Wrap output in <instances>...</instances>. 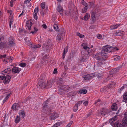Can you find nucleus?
Listing matches in <instances>:
<instances>
[{"mask_svg": "<svg viewBox=\"0 0 127 127\" xmlns=\"http://www.w3.org/2000/svg\"><path fill=\"white\" fill-rule=\"evenodd\" d=\"M55 82L54 79H53L49 81L46 80L44 75H41L38 79L37 88L41 89H48L51 87L52 85Z\"/></svg>", "mask_w": 127, "mask_h": 127, "instance_id": "nucleus-1", "label": "nucleus"}, {"mask_svg": "<svg viewBox=\"0 0 127 127\" xmlns=\"http://www.w3.org/2000/svg\"><path fill=\"white\" fill-rule=\"evenodd\" d=\"M49 100H47L46 101H44L42 104V106L44 109L46 110L47 112H49V115H50V119L51 120H54L57 118L59 117V115L57 113L51 111V109L55 108V106L53 105L52 107H50L49 105L48 104V101Z\"/></svg>", "mask_w": 127, "mask_h": 127, "instance_id": "nucleus-2", "label": "nucleus"}, {"mask_svg": "<svg viewBox=\"0 0 127 127\" xmlns=\"http://www.w3.org/2000/svg\"><path fill=\"white\" fill-rule=\"evenodd\" d=\"M112 47L108 45L103 47L101 52V56L105 58L107 57V53L110 52L112 50Z\"/></svg>", "mask_w": 127, "mask_h": 127, "instance_id": "nucleus-3", "label": "nucleus"}, {"mask_svg": "<svg viewBox=\"0 0 127 127\" xmlns=\"http://www.w3.org/2000/svg\"><path fill=\"white\" fill-rule=\"evenodd\" d=\"M117 117L116 116H115L111 119H110L109 123L111 125H113L115 127H124L125 126L121 123H120L119 122L117 121L116 122H115L117 120Z\"/></svg>", "mask_w": 127, "mask_h": 127, "instance_id": "nucleus-4", "label": "nucleus"}, {"mask_svg": "<svg viewBox=\"0 0 127 127\" xmlns=\"http://www.w3.org/2000/svg\"><path fill=\"white\" fill-rule=\"evenodd\" d=\"M27 37H26L25 38V42L28 44L27 45L30 46V48L34 50L36 48L40 47H41L40 45L38 44L37 45H35L32 44L30 43V41L29 40H27Z\"/></svg>", "mask_w": 127, "mask_h": 127, "instance_id": "nucleus-5", "label": "nucleus"}, {"mask_svg": "<svg viewBox=\"0 0 127 127\" xmlns=\"http://www.w3.org/2000/svg\"><path fill=\"white\" fill-rule=\"evenodd\" d=\"M12 71L11 69L9 68H7L4 70L2 71V74L3 76H0V79L4 80V79H5V76L6 75V74H9Z\"/></svg>", "mask_w": 127, "mask_h": 127, "instance_id": "nucleus-6", "label": "nucleus"}, {"mask_svg": "<svg viewBox=\"0 0 127 127\" xmlns=\"http://www.w3.org/2000/svg\"><path fill=\"white\" fill-rule=\"evenodd\" d=\"M102 57L101 58L97 60L96 65L98 67H101V65L105 63V61L106 60V59L104 58V57Z\"/></svg>", "mask_w": 127, "mask_h": 127, "instance_id": "nucleus-7", "label": "nucleus"}, {"mask_svg": "<svg viewBox=\"0 0 127 127\" xmlns=\"http://www.w3.org/2000/svg\"><path fill=\"white\" fill-rule=\"evenodd\" d=\"M6 74L5 76V79L3 80V82L5 84H7L9 83L11 78H13L15 77L14 76H9Z\"/></svg>", "mask_w": 127, "mask_h": 127, "instance_id": "nucleus-8", "label": "nucleus"}, {"mask_svg": "<svg viewBox=\"0 0 127 127\" xmlns=\"http://www.w3.org/2000/svg\"><path fill=\"white\" fill-rule=\"evenodd\" d=\"M52 45V44L51 43V40L49 39L47 41V44L43 45L42 46L43 47H45L44 49H45L48 50L51 48Z\"/></svg>", "mask_w": 127, "mask_h": 127, "instance_id": "nucleus-9", "label": "nucleus"}, {"mask_svg": "<svg viewBox=\"0 0 127 127\" xmlns=\"http://www.w3.org/2000/svg\"><path fill=\"white\" fill-rule=\"evenodd\" d=\"M94 73L85 75L83 76V77L85 80H90L94 76Z\"/></svg>", "mask_w": 127, "mask_h": 127, "instance_id": "nucleus-10", "label": "nucleus"}, {"mask_svg": "<svg viewBox=\"0 0 127 127\" xmlns=\"http://www.w3.org/2000/svg\"><path fill=\"white\" fill-rule=\"evenodd\" d=\"M42 58L43 60L42 63V64L44 65L47 64L49 61L47 55L46 54H45L44 56H43Z\"/></svg>", "mask_w": 127, "mask_h": 127, "instance_id": "nucleus-11", "label": "nucleus"}, {"mask_svg": "<svg viewBox=\"0 0 127 127\" xmlns=\"http://www.w3.org/2000/svg\"><path fill=\"white\" fill-rule=\"evenodd\" d=\"M89 57L88 54H85L84 55H82L81 57L79 58V60L81 62H84L87 60Z\"/></svg>", "mask_w": 127, "mask_h": 127, "instance_id": "nucleus-12", "label": "nucleus"}, {"mask_svg": "<svg viewBox=\"0 0 127 127\" xmlns=\"http://www.w3.org/2000/svg\"><path fill=\"white\" fill-rule=\"evenodd\" d=\"M96 14V11H92L91 13L92 23H94L96 21V17H95V16Z\"/></svg>", "mask_w": 127, "mask_h": 127, "instance_id": "nucleus-13", "label": "nucleus"}, {"mask_svg": "<svg viewBox=\"0 0 127 127\" xmlns=\"http://www.w3.org/2000/svg\"><path fill=\"white\" fill-rule=\"evenodd\" d=\"M20 108V105L17 103L14 104L11 107V109L14 110L15 111H17Z\"/></svg>", "mask_w": 127, "mask_h": 127, "instance_id": "nucleus-14", "label": "nucleus"}, {"mask_svg": "<svg viewBox=\"0 0 127 127\" xmlns=\"http://www.w3.org/2000/svg\"><path fill=\"white\" fill-rule=\"evenodd\" d=\"M21 70V69L17 67H14L12 69V72L13 74H18Z\"/></svg>", "mask_w": 127, "mask_h": 127, "instance_id": "nucleus-15", "label": "nucleus"}, {"mask_svg": "<svg viewBox=\"0 0 127 127\" xmlns=\"http://www.w3.org/2000/svg\"><path fill=\"white\" fill-rule=\"evenodd\" d=\"M64 37L61 34H58L57 36L56 40L57 42L59 43L63 40Z\"/></svg>", "mask_w": 127, "mask_h": 127, "instance_id": "nucleus-16", "label": "nucleus"}, {"mask_svg": "<svg viewBox=\"0 0 127 127\" xmlns=\"http://www.w3.org/2000/svg\"><path fill=\"white\" fill-rule=\"evenodd\" d=\"M108 110L104 108H103L101 111L99 112V114L101 115H105L106 114L108 113Z\"/></svg>", "mask_w": 127, "mask_h": 127, "instance_id": "nucleus-17", "label": "nucleus"}, {"mask_svg": "<svg viewBox=\"0 0 127 127\" xmlns=\"http://www.w3.org/2000/svg\"><path fill=\"white\" fill-rule=\"evenodd\" d=\"M56 9L57 11L59 12L61 15H63L64 10L62 7L61 5H59L57 7Z\"/></svg>", "mask_w": 127, "mask_h": 127, "instance_id": "nucleus-18", "label": "nucleus"}, {"mask_svg": "<svg viewBox=\"0 0 127 127\" xmlns=\"http://www.w3.org/2000/svg\"><path fill=\"white\" fill-rule=\"evenodd\" d=\"M124 33L125 32L124 31H121L118 30L116 31L114 35L115 36H123L124 34Z\"/></svg>", "mask_w": 127, "mask_h": 127, "instance_id": "nucleus-19", "label": "nucleus"}, {"mask_svg": "<svg viewBox=\"0 0 127 127\" xmlns=\"http://www.w3.org/2000/svg\"><path fill=\"white\" fill-rule=\"evenodd\" d=\"M8 42L10 45L12 46L15 44L14 38L11 36L8 39Z\"/></svg>", "mask_w": 127, "mask_h": 127, "instance_id": "nucleus-20", "label": "nucleus"}, {"mask_svg": "<svg viewBox=\"0 0 127 127\" xmlns=\"http://www.w3.org/2000/svg\"><path fill=\"white\" fill-rule=\"evenodd\" d=\"M7 44L5 43L1 42L0 43V49H3L4 48H7Z\"/></svg>", "mask_w": 127, "mask_h": 127, "instance_id": "nucleus-21", "label": "nucleus"}, {"mask_svg": "<svg viewBox=\"0 0 127 127\" xmlns=\"http://www.w3.org/2000/svg\"><path fill=\"white\" fill-rule=\"evenodd\" d=\"M116 83L115 82H112L111 83L109 84L108 86V89H111L114 88L116 85Z\"/></svg>", "mask_w": 127, "mask_h": 127, "instance_id": "nucleus-22", "label": "nucleus"}, {"mask_svg": "<svg viewBox=\"0 0 127 127\" xmlns=\"http://www.w3.org/2000/svg\"><path fill=\"white\" fill-rule=\"evenodd\" d=\"M48 10V7H46L45 9H41L40 13L42 16H44V15L46 14Z\"/></svg>", "mask_w": 127, "mask_h": 127, "instance_id": "nucleus-23", "label": "nucleus"}, {"mask_svg": "<svg viewBox=\"0 0 127 127\" xmlns=\"http://www.w3.org/2000/svg\"><path fill=\"white\" fill-rule=\"evenodd\" d=\"M68 46H67L66 47H65L64 49L62 54V58L63 59H64L65 56V54L67 53L68 51Z\"/></svg>", "mask_w": 127, "mask_h": 127, "instance_id": "nucleus-24", "label": "nucleus"}, {"mask_svg": "<svg viewBox=\"0 0 127 127\" xmlns=\"http://www.w3.org/2000/svg\"><path fill=\"white\" fill-rule=\"evenodd\" d=\"M32 25V23L31 21H27L26 22V26L29 30H31V28Z\"/></svg>", "mask_w": 127, "mask_h": 127, "instance_id": "nucleus-25", "label": "nucleus"}, {"mask_svg": "<svg viewBox=\"0 0 127 127\" xmlns=\"http://www.w3.org/2000/svg\"><path fill=\"white\" fill-rule=\"evenodd\" d=\"M111 109L112 110L116 111L117 109V105L116 103H114L111 106Z\"/></svg>", "mask_w": 127, "mask_h": 127, "instance_id": "nucleus-26", "label": "nucleus"}, {"mask_svg": "<svg viewBox=\"0 0 127 127\" xmlns=\"http://www.w3.org/2000/svg\"><path fill=\"white\" fill-rule=\"evenodd\" d=\"M90 17V14L88 13H86L85 15L84 16L83 19H82V20L85 21H87L89 18Z\"/></svg>", "mask_w": 127, "mask_h": 127, "instance_id": "nucleus-27", "label": "nucleus"}, {"mask_svg": "<svg viewBox=\"0 0 127 127\" xmlns=\"http://www.w3.org/2000/svg\"><path fill=\"white\" fill-rule=\"evenodd\" d=\"M120 26V24H117L116 25H112L110 26V28L111 29H114L117 28L118 27Z\"/></svg>", "mask_w": 127, "mask_h": 127, "instance_id": "nucleus-28", "label": "nucleus"}, {"mask_svg": "<svg viewBox=\"0 0 127 127\" xmlns=\"http://www.w3.org/2000/svg\"><path fill=\"white\" fill-rule=\"evenodd\" d=\"M100 55H101V52L97 53L94 56V57L96 58V60H97L101 58L100 57Z\"/></svg>", "mask_w": 127, "mask_h": 127, "instance_id": "nucleus-29", "label": "nucleus"}, {"mask_svg": "<svg viewBox=\"0 0 127 127\" xmlns=\"http://www.w3.org/2000/svg\"><path fill=\"white\" fill-rule=\"evenodd\" d=\"M123 98L125 100V102H127V92H125L123 95Z\"/></svg>", "mask_w": 127, "mask_h": 127, "instance_id": "nucleus-30", "label": "nucleus"}, {"mask_svg": "<svg viewBox=\"0 0 127 127\" xmlns=\"http://www.w3.org/2000/svg\"><path fill=\"white\" fill-rule=\"evenodd\" d=\"M20 118L19 116L18 115H17L16 118H15V122L16 123H17L19 122L20 121Z\"/></svg>", "mask_w": 127, "mask_h": 127, "instance_id": "nucleus-31", "label": "nucleus"}, {"mask_svg": "<svg viewBox=\"0 0 127 127\" xmlns=\"http://www.w3.org/2000/svg\"><path fill=\"white\" fill-rule=\"evenodd\" d=\"M87 92V90L86 89L80 90L79 91V93L80 94H85Z\"/></svg>", "mask_w": 127, "mask_h": 127, "instance_id": "nucleus-32", "label": "nucleus"}, {"mask_svg": "<svg viewBox=\"0 0 127 127\" xmlns=\"http://www.w3.org/2000/svg\"><path fill=\"white\" fill-rule=\"evenodd\" d=\"M11 93H9L7 94L6 97L4 99V100H3V103H4L8 99V98L9 97Z\"/></svg>", "mask_w": 127, "mask_h": 127, "instance_id": "nucleus-33", "label": "nucleus"}, {"mask_svg": "<svg viewBox=\"0 0 127 127\" xmlns=\"http://www.w3.org/2000/svg\"><path fill=\"white\" fill-rule=\"evenodd\" d=\"M33 28H34V31H32L31 32H30V34L31 33L33 34H34V33H36L38 31V29L35 27H34Z\"/></svg>", "mask_w": 127, "mask_h": 127, "instance_id": "nucleus-34", "label": "nucleus"}, {"mask_svg": "<svg viewBox=\"0 0 127 127\" xmlns=\"http://www.w3.org/2000/svg\"><path fill=\"white\" fill-rule=\"evenodd\" d=\"M55 30L57 31H59V29L58 27V25L57 24H54L53 26Z\"/></svg>", "mask_w": 127, "mask_h": 127, "instance_id": "nucleus-35", "label": "nucleus"}, {"mask_svg": "<svg viewBox=\"0 0 127 127\" xmlns=\"http://www.w3.org/2000/svg\"><path fill=\"white\" fill-rule=\"evenodd\" d=\"M19 114L21 116L22 118H23L25 116L24 111V110L21 111V112L19 113Z\"/></svg>", "mask_w": 127, "mask_h": 127, "instance_id": "nucleus-36", "label": "nucleus"}, {"mask_svg": "<svg viewBox=\"0 0 127 127\" xmlns=\"http://www.w3.org/2000/svg\"><path fill=\"white\" fill-rule=\"evenodd\" d=\"M9 19H10V21L9 22V26L10 28H11V24L13 21V20L12 17L10 18Z\"/></svg>", "mask_w": 127, "mask_h": 127, "instance_id": "nucleus-37", "label": "nucleus"}, {"mask_svg": "<svg viewBox=\"0 0 127 127\" xmlns=\"http://www.w3.org/2000/svg\"><path fill=\"white\" fill-rule=\"evenodd\" d=\"M121 58V57L120 56L115 55L114 58V59L115 61H118Z\"/></svg>", "mask_w": 127, "mask_h": 127, "instance_id": "nucleus-38", "label": "nucleus"}, {"mask_svg": "<svg viewBox=\"0 0 127 127\" xmlns=\"http://www.w3.org/2000/svg\"><path fill=\"white\" fill-rule=\"evenodd\" d=\"M103 74L102 73H99L98 74V78L99 79H101L103 77Z\"/></svg>", "mask_w": 127, "mask_h": 127, "instance_id": "nucleus-39", "label": "nucleus"}, {"mask_svg": "<svg viewBox=\"0 0 127 127\" xmlns=\"http://www.w3.org/2000/svg\"><path fill=\"white\" fill-rule=\"evenodd\" d=\"M111 76H108L107 77L105 78V79L104 80V82H107L110 80L111 78Z\"/></svg>", "mask_w": 127, "mask_h": 127, "instance_id": "nucleus-40", "label": "nucleus"}, {"mask_svg": "<svg viewBox=\"0 0 127 127\" xmlns=\"http://www.w3.org/2000/svg\"><path fill=\"white\" fill-rule=\"evenodd\" d=\"M45 3L43 2L40 4V6L41 8V9H45Z\"/></svg>", "mask_w": 127, "mask_h": 127, "instance_id": "nucleus-41", "label": "nucleus"}, {"mask_svg": "<svg viewBox=\"0 0 127 127\" xmlns=\"http://www.w3.org/2000/svg\"><path fill=\"white\" fill-rule=\"evenodd\" d=\"M87 5L85 6V7L82 9V12L83 13H84L86 12L87 9Z\"/></svg>", "mask_w": 127, "mask_h": 127, "instance_id": "nucleus-42", "label": "nucleus"}, {"mask_svg": "<svg viewBox=\"0 0 127 127\" xmlns=\"http://www.w3.org/2000/svg\"><path fill=\"white\" fill-rule=\"evenodd\" d=\"M26 63H20L19 64V65L22 67H25L26 66Z\"/></svg>", "mask_w": 127, "mask_h": 127, "instance_id": "nucleus-43", "label": "nucleus"}, {"mask_svg": "<svg viewBox=\"0 0 127 127\" xmlns=\"http://www.w3.org/2000/svg\"><path fill=\"white\" fill-rule=\"evenodd\" d=\"M118 71V69L117 68H115L113 69L112 70V71L113 72V74H115L116 73H117Z\"/></svg>", "mask_w": 127, "mask_h": 127, "instance_id": "nucleus-44", "label": "nucleus"}, {"mask_svg": "<svg viewBox=\"0 0 127 127\" xmlns=\"http://www.w3.org/2000/svg\"><path fill=\"white\" fill-rule=\"evenodd\" d=\"M77 34V36H79L81 38H83L84 36V35L81 34L79 33H78Z\"/></svg>", "mask_w": 127, "mask_h": 127, "instance_id": "nucleus-45", "label": "nucleus"}, {"mask_svg": "<svg viewBox=\"0 0 127 127\" xmlns=\"http://www.w3.org/2000/svg\"><path fill=\"white\" fill-rule=\"evenodd\" d=\"M124 88V86H123L121 88L119 89L118 90V92L120 93H121V91Z\"/></svg>", "mask_w": 127, "mask_h": 127, "instance_id": "nucleus-46", "label": "nucleus"}, {"mask_svg": "<svg viewBox=\"0 0 127 127\" xmlns=\"http://www.w3.org/2000/svg\"><path fill=\"white\" fill-rule=\"evenodd\" d=\"M78 105H75V106L74 107L73 110L74 111L76 112L78 110Z\"/></svg>", "mask_w": 127, "mask_h": 127, "instance_id": "nucleus-47", "label": "nucleus"}, {"mask_svg": "<svg viewBox=\"0 0 127 127\" xmlns=\"http://www.w3.org/2000/svg\"><path fill=\"white\" fill-rule=\"evenodd\" d=\"M38 7L36 8L35 9L34 12V13L35 14H37V13L38 12Z\"/></svg>", "mask_w": 127, "mask_h": 127, "instance_id": "nucleus-48", "label": "nucleus"}, {"mask_svg": "<svg viewBox=\"0 0 127 127\" xmlns=\"http://www.w3.org/2000/svg\"><path fill=\"white\" fill-rule=\"evenodd\" d=\"M73 123V121H71L69 122L68 124L65 127H70Z\"/></svg>", "mask_w": 127, "mask_h": 127, "instance_id": "nucleus-49", "label": "nucleus"}, {"mask_svg": "<svg viewBox=\"0 0 127 127\" xmlns=\"http://www.w3.org/2000/svg\"><path fill=\"white\" fill-rule=\"evenodd\" d=\"M83 102L82 101H80L78 102L76 104V105H77L78 106H79Z\"/></svg>", "mask_w": 127, "mask_h": 127, "instance_id": "nucleus-50", "label": "nucleus"}, {"mask_svg": "<svg viewBox=\"0 0 127 127\" xmlns=\"http://www.w3.org/2000/svg\"><path fill=\"white\" fill-rule=\"evenodd\" d=\"M81 3L84 6L87 5V4L83 0H82Z\"/></svg>", "mask_w": 127, "mask_h": 127, "instance_id": "nucleus-51", "label": "nucleus"}, {"mask_svg": "<svg viewBox=\"0 0 127 127\" xmlns=\"http://www.w3.org/2000/svg\"><path fill=\"white\" fill-rule=\"evenodd\" d=\"M8 59H9V62L10 63L12 62V61L13 59V57L11 56L9 58H8Z\"/></svg>", "mask_w": 127, "mask_h": 127, "instance_id": "nucleus-52", "label": "nucleus"}, {"mask_svg": "<svg viewBox=\"0 0 127 127\" xmlns=\"http://www.w3.org/2000/svg\"><path fill=\"white\" fill-rule=\"evenodd\" d=\"M92 112H90L89 113L86 115L85 116V117L86 118H87L88 117H89L92 114Z\"/></svg>", "mask_w": 127, "mask_h": 127, "instance_id": "nucleus-53", "label": "nucleus"}, {"mask_svg": "<svg viewBox=\"0 0 127 127\" xmlns=\"http://www.w3.org/2000/svg\"><path fill=\"white\" fill-rule=\"evenodd\" d=\"M32 0H25L24 1V3L26 4H27V2H29Z\"/></svg>", "mask_w": 127, "mask_h": 127, "instance_id": "nucleus-54", "label": "nucleus"}, {"mask_svg": "<svg viewBox=\"0 0 127 127\" xmlns=\"http://www.w3.org/2000/svg\"><path fill=\"white\" fill-rule=\"evenodd\" d=\"M88 103V102L87 101H84L83 103V104L85 106H86L87 105Z\"/></svg>", "mask_w": 127, "mask_h": 127, "instance_id": "nucleus-55", "label": "nucleus"}, {"mask_svg": "<svg viewBox=\"0 0 127 127\" xmlns=\"http://www.w3.org/2000/svg\"><path fill=\"white\" fill-rule=\"evenodd\" d=\"M102 37V35L100 34H98V36H97V38L98 39H100Z\"/></svg>", "mask_w": 127, "mask_h": 127, "instance_id": "nucleus-56", "label": "nucleus"}, {"mask_svg": "<svg viewBox=\"0 0 127 127\" xmlns=\"http://www.w3.org/2000/svg\"><path fill=\"white\" fill-rule=\"evenodd\" d=\"M66 74L65 73H63L62 75V78H64L66 76Z\"/></svg>", "mask_w": 127, "mask_h": 127, "instance_id": "nucleus-57", "label": "nucleus"}, {"mask_svg": "<svg viewBox=\"0 0 127 127\" xmlns=\"http://www.w3.org/2000/svg\"><path fill=\"white\" fill-rule=\"evenodd\" d=\"M23 29H21L20 28H19V31L20 33H22V32H23Z\"/></svg>", "mask_w": 127, "mask_h": 127, "instance_id": "nucleus-58", "label": "nucleus"}, {"mask_svg": "<svg viewBox=\"0 0 127 127\" xmlns=\"http://www.w3.org/2000/svg\"><path fill=\"white\" fill-rule=\"evenodd\" d=\"M95 28V26L94 25H92L89 27V28L90 29H94Z\"/></svg>", "mask_w": 127, "mask_h": 127, "instance_id": "nucleus-59", "label": "nucleus"}, {"mask_svg": "<svg viewBox=\"0 0 127 127\" xmlns=\"http://www.w3.org/2000/svg\"><path fill=\"white\" fill-rule=\"evenodd\" d=\"M57 72V69H55L54 70L53 73L55 74H56Z\"/></svg>", "mask_w": 127, "mask_h": 127, "instance_id": "nucleus-60", "label": "nucleus"}, {"mask_svg": "<svg viewBox=\"0 0 127 127\" xmlns=\"http://www.w3.org/2000/svg\"><path fill=\"white\" fill-rule=\"evenodd\" d=\"M42 26L43 28L44 29H46L47 28V26L45 24H43L42 25Z\"/></svg>", "mask_w": 127, "mask_h": 127, "instance_id": "nucleus-61", "label": "nucleus"}, {"mask_svg": "<svg viewBox=\"0 0 127 127\" xmlns=\"http://www.w3.org/2000/svg\"><path fill=\"white\" fill-rule=\"evenodd\" d=\"M34 18L35 19L37 20V14H34Z\"/></svg>", "mask_w": 127, "mask_h": 127, "instance_id": "nucleus-62", "label": "nucleus"}, {"mask_svg": "<svg viewBox=\"0 0 127 127\" xmlns=\"http://www.w3.org/2000/svg\"><path fill=\"white\" fill-rule=\"evenodd\" d=\"M89 3H90V7L91 8V7H92V6L94 4V3L92 2H90Z\"/></svg>", "mask_w": 127, "mask_h": 127, "instance_id": "nucleus-63", "label": "nucleus"}, {"mask_svg": "<svg viewBox=\"0 0 127 127\" xmlns=\"http://www.w3.org/2000/svg\"><path fill=\"white\" fill-rule=\"evenodd\" d=\"M125 117H126V118L127 119V112L125 113Z\"/></svg>", "mask_w": 127, "mask_h": 127, "instance_id": "nucleus-64", "label": "nucleus"}]
</instances>
